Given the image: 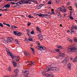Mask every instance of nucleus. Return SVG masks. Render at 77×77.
I'll list each match as a JSON object with an SVG mask.
<instances>
[{"mask_svg": "<svg viewBox=\"0 0 77 77\" xmlns=\"http://www.w3.org/2000/svg\"><path fill=\"white\" fill-rule=\"evenodd\" d=\"M26 0H21V3H25V1Z\"/></svg>", "mask_w": 77, "mask_h": 77, "instance_id": "nucleus-29", "label": "nucleus"}, {"mask_svg": "<svg viewBox=\"0 0 77 77\" xmlns=\"http://www.w3.org/2000/svg\"><path fill=\"white\" fill-rule=\"evenodd\" d=\"M24 54L26 56H30V54L28 52L25 51H23Z\"/></svg>", "mask_w": 77, "mask_h": 77, "instance_id": "nucleus-8", "label": "nucleus"}, {"mask_svg": "<svg viewBox=\"0 0 77 77\" xmlns=\"http://www.w3.org/2000/svg\"><path fill=\"white\" fill-rule=\"evenodd\" d=\"M32 2H33V3H36V1H35V0H32Z\"/></svg>", "mask_w": 77, "mask_h": 77, "instance_id": "nucleus-59", "label": "nucleus"}, {"mask_svg": "<svg viewBox=\"0 0 77 77\" xmlns=\"http://www.w3.org/2000/svg\"><path fill=\"white\" fill-rule=\"evenodd\" d=\"M77 57H75L73 59V62H77Z\"/></svg>", "mask_w": 77, "mask_h": 77, "instance_id": "nucleus-23", "label": "nucleus"}, {"mask_svg": "<svg viewBox=\"0 0 77 77\" xmlns=\"http://www.w3.org/2000/svg\"><path fill=\"white\" fill-rule=\"evenodd\" d=\"M25 3L26 4H27V3H29V1H26Z\"/></svg>", "mask_w": 77, "mask_h": 77, "instance_id": "nucleus-56", "label": "nucleus"}, {"mask_svg": "<svg viewBox=\"0 0 77 77\" xmlns=\"http://www.w3.org/2000/svg\"><path fill=\"white\" fill-rule=\"evenodd\" d=\"M16 4L17 5H22V3H21V1H20L19 2L17 3Z\"/></svg>", "mask_w": 77, "mask_h": 77, "instance_id": "nucleus-25", "label": "nucleus"}, {"mask_svg": "<svg viewBox=\"0 0 77 77\" xmlns=\"http://www.w3.org/2000/svg\"><path fill=\"white\" fill-rule=\"evenodd\" d=\"M36 48H37V49H39V46H38V47H37Z\"/></svg>", "mask_w": 77, "mask_h": 77, "instance_id": "nucleus-62", "label": "nucleus"}, {"mask_svg": "<svg viewBox=\"0 0 77 77\" xmlns=\"http://www.w3.org/2000/svg\"><path fill=\"white\" fill-rule=\"evenodd\" d=\"M36 30L37 31H38V32H39V27L38 26L36 27Z\"/></svg>", "mask_w": 77, "mask_h": 77, "instance_id": "nucleus-48", "label": "nucleus"}, {"mask_svg": "<svg viewBox=\"0 0 77 77\" xmlns=\"http://www.w3.org/2000/svg\"><path fill=\"white\" fill-rule=\"evenodd\" d=\"M74 41H75V42H76L77 41V39H74Z\"/></svg>", "mask_w": 77, "mask_h": 77, "instance_id": "nucleus-57", "label": "nucleus"}, {"mask_svg": "<svg viewBox=\"0 0 77 77\" xmlns=\"http://www.w3.org/2000/svg\"><path fill=\"white\" fill-rule=\"evenodd\" d=\"M56 47L57 48H60L61 49H63V48L61 46H59V45H57L56 46Z\"/></svg>", "mask_w": 77, "mask_h": 77, "instance_id": "nucleus-20", "label": "nucleus"}, {"mask_svg": "<svg viewBox=\"0 0 77 77\" xmlns=\"http://www.w3.org/2000/svg\"><path fill=\"white\" fill-rule=\"evenodd\" d=\"M62 10H63V9L62 8H58V10H59V11H62Z\"/></svg>", "mask_w": 77, "mask_h": 77, "instance_id": "nucleus-39", "label": "nucleus"}, {"mask_svg": "<svg viewBox=\"0 0 77 77\" xmlns=\"http://www.w3.org/2000/svg\"><path fill=\"white\" fill-rule=\"evenodd\" d=\"M31 24V23H28V26H30V25Z\"/></svg>", "mask_w": 77, "mask_h": 77, "instance_id": "nucleus-58", "label": "nucleus"}, {"mask_svg": "<svg viewBox=\"0 0 77 77\" xmlns=\"http://www.w3.org/2000/svg\"><path fill=\"white\" fill-rule=\"evenodd\" d=\"M39 17H44V15L43 14H39Z\"/></svg>", "mask_w": 77, "mask_h": 77, "instance_id": "nucleus-33", "label": "nucleus"}, {"mask_svg": "<svg viewBox=\"0 0 77 77\" xmlns=\"http://www.w3.org/2000/svg\"><path fill=\"white\" fill-rule=\"evenodd\" d=\"M73 29H75V30H77V27L75 26H73L72 27V29L70 31L71 32V34H73V32H75V31L73 30Z\"/></svg>", "mask_w": 77, "mask_h": 77, "instance_id": "nucleus-2", "label": "nucleus"}, {"mask_svg": "<svg viewBox=\"0 0 77 77\" xmlns=\"http://www.w3.org/2000/svg\"><path fill=\"white\" fill-rule=\"evenodd\" d=\"M57 58L58 59H61L62 58V57H61V56H60V54L57 56Z\"/></svg>", "mask_w": 77, "mask_h": 77, "instance_id": "nucleus-21", "label": "nucleus"}, {"mask_svg": "<svg viewBox=\"0 0 77 77\" xmlns=\"http://www.w3.org/2000/svg\"><path fill=\"white\" fill-rule=\"evenodd\" d=\"M6 26H8V27H11V25L8 24H7Z\"/></svg>", "mask_w": 77, "mask_h": 77, "instance_id": "nucleus-53", "label": "nucleus"}, {"mask_svg": "<svg viewBox=\"0 0 77 77\" xmlns=\"http://www.w3.org/2000/svg\"><path fill=\"white\" fill-rule=\"evenodd\" d=\"M28 17L29 18H33V16H32L31 15H29L28 16Z\"/></svg>", "mask_w": 77, "mask_h": 77, "instance_id": "nucleus-42", "label": "nucleus"}, {"mask_svg": "<svg viewBox=\"0 0 77 77\" xmlns=\"http://www.w3.org/2000/svg\"><path fill=\"white\" fill-rule=\"evenodd\" d=\"M51 11H52V12L51 11L50 12H49L48 13V14H51V15H52L53 14H54V12L53 11H54V9H52L51 10Z\"/></svg>", "mask_w": 77, "mask_h": 77, "instance_id": "nucleus-15", "label": "nucleus"}, {"mask_svg": "<svg viewBox=\"0 0 77 77\" xmlns=\"http://www.w3.org/2000/svg\"><path fill=\"white\" fill-rule=\"evenodd\" d=\"M39 36H40V37H42V38H44V37H43L42 35V34H41V30L39 28Z\"/></svg>", "mask_w": 77, "mask_h": 77, "instance_id": "nucleus-10", "label": "nucleus"}, {"mask_svg": "<svg viewBox=\"0 0 77 77\" xmlns=\"http://www.w3.org/2000/svg\"><path fill=\"white\" fill-rule=\"evenodd\" d=\"M12 58L13 59V60L15 62H18V61L20 60L19 57L18 56H16L15 57L13 56V57H12Z\"/></svg>", "mask_w": 77, "mask_h": 77, "instance_id": "nucleus-1", "label": "nucleus"}, {"mask_svg": "<svg viewBox=\"0 0 77 77\" xmlns=\"http://www.w3.org/2000/svg\"><path fill=\"white\" fill-rule=\"evenodd\" d=\"M72 66L71 65V63H69L68 65H67V68L69 69V70H71V66Z\"/></svg>", "mask_w": 77, "mask_h": 77, "instance_id": "nucleus-11", "label": "nucleus"}, {"mask_svg": "<svg viewBox=\"0 0 77 77\" xmlns=\"http://www.w3.org/2000/svg\"><path fill=\"white\" fill-rule=\"evenodd\" d=\"M41 44L39 43V50H43V46L40 45Z\"/></svg>", "mask_w": 77, "mask_h": 77, "instance_id": "nucleus-13", "label": "nucleus"}, {"mask_svg": "<svg viewBox=\"0 0 77 77\" xmlns=\"http://www.w3.org/2000/svg\"><path fill=\"white\" fill-rule=\"evenodd\" d=\"M11 3H12L13 5H15V3L14 2H11Z\"/></svg>", "mask_w": 77, "mask_h": 77, "instance_id": "nucleus-60", "label": "nucleus"}, {"mask_svg": "<svg viewBox=\"0 0 77 77\" xmlns=\"http://www.w3.org/2000/svg\"><path fill=\"white\" fill-rule=\"evenodd\" d=\"M34 33H35L34 31L32 30L31 32V35H33V34H34Z\"/></svg>", "mask_w": 77, "mask_h": 77, "instance_id": "nucleus-40", "label": "nucleus"}, {"mask_svg": "<svg viewBox=\"0 0 77 77\" xmlns=\"http://www.w3.org/2000/svg\"><path fill=\"white\" fill-rule=\"evenodd\" d=\"M68 51H69V52H71V48H69L67 49Z\"/></svg>", "mask_w": 77, "mask_h": 77, "instance_id": "nucleus-30", "label": "nucleus"}, {"mask_svg": "<svg viewBox=\"0 0 77 77\" xmlns=\"http://www.w3.org/2000/svg\"><path fill=\"white\" fill-rule=\"evenodd\" d=\"M51 1H49L48 2V3L49 4V5H51Z\"/></svg>", "mask_w": 77, "mask_h": 77, "instance_id": "nucleus-50", "label": "nucleus"}, {"mask_svg": "<svg viewBox=\"0 0 77 77\" xmlns=\"http://www.w3.org/2000/svg\"><path fill=\"white\" fill-rule=\"evenodd\" d=\"M3 24H4V25H6H6L7 24H6V23H3Z\"/></svg>", "mask_w": 77, "mask_h": 77, "instance_id": "nucleus-61", "label": "nucleus"}, {"mask_svg": "<svg viewBox=\"0 0 77 77\" xmlns=\"http://www.w3.org/2000/svg\"><path fill=\"white\" fill-rule=\"evenodd\" d=\"M63 11H64V12H66V9H65V8H63Z\"/></svg>", "mask_w": 77, "mask_h": 77, "instance_id": "nucleus-44", "label": "nucleus"}, {"mask_svg": "<svg viewBox=\"0 0 77 77\" xmlns=\"http://www.w3.org/2000/svg\"><path fill=\"white\" fill-rule=\"evenodd\" d=\"M11 27H12V28H15V29H17V28H18L17 26H11Z\"/></svg>", "mask_w": 77, "mask_h": 77, "instance_id": "nucleus-28", "label": "nucleus"}, {"mask_svg": "<svg viewBox=\"0 0 77 77\" xmlns=\"http://www.w3.org/2000/svg\"><path fill=\"white\" fill-rule=\"evenodd\" d=\"M56 2V3H57V4H59L60 3V0H55Z\"/></svg>", "mask_w": 77, "mask_h": 77, "instance_id": "nucleus-26", "label": "nucleus"}, {"mask_svg": "<svg viewBox=\"0 0 77 77\" xmlns=\"http://www.w3.org/2000/svg\"><path fill=\"white\" fill-rule=\"evenodd\" d=\"M45 72H46L44 71L43 72H42V73L43 75H44V76H46V77H50V76H51V75L50 74H47L45 73Z\"/></svg>", "mask_w": 77, "mask_h": 77, "instance_id": "nucleus-3", "label": "nucleus"}, {"mask_svg": "<svg viewBox=\"0 0 77 77\" xmlns=\"http://www.w3.org/2000/svg\"><path fill=\"white\" fill-rule=\"evenodd\" d=\"M71 48V52H74V51H77V49L73 45H72V47Z\"/></svg>", "mask_w": 77, "mask_h": 77, "instance_id": "nucleus-4", "label": "nucleus"}, {"mask_svg": "<svg viewBox=\"0 0 77 77\" xmlns=\"http://www.w3.org/2000/svg\"><path fill=\"white\" fill-rule=\"evenodd\" d=\"M59 71V69L56 67H51L50 71Z\"/></svg>", "mask_w": 77, "mask_h": 77, "instance_id": "nucleus-7", "label": "nucleus"}, {"mask_svg": "<svg viewBox=\"0 0 77 77\" xmlns=\"http://www.w3.org/2000/svg\"><path fill=\"white\" fill-rule=\"evenodd\" d=\"M31 64L34 65H35V62L33 61H33H31Z\"/></svg>", "mask_w": 77, "mask_h": 77, "instance_id": "nucleus-45", "label": "nucleus"}, {"mask_svg": "<svg viewBox=\"0 0 77 77\" xmlns=\"http://www.w3.org/2000/svg\"><path fill=\"white\" fill-rule=\"evenodd\" d=\"M68 41H69V42H72V39H70V38H68V39H67Z\"/></svg>", "mask_w": 77, "mask_h": 77, "instance_id": "nucleus-31", "label": "nucleus"}, {"mask_svg": "<svg viewBox=\"0 0 77 77\" xmlns=\"http://www.w3.org/2000/svg\"><path fill=\"white\" fill-rule=\"evenodd\" d=\"M15 41L17 42V44H19V43H18V40H17V39H16Z\"/></svg>", "mask_w": 77, "mask_h": 77, "instance_id": "nucleus-49", "label": "nucleus"}, {"mask_svg": "<svg viewBox=\"0 0 77 77\" xmlns=\"http://www.w3.org/2000/svg\"><path fill=\"white\" fill-rule=\"evenodd\" d=\"M8 70L9 71H11V67H8Z\"/></svg>", "mask_w": 77, "mask_h": 77, "instance_id": "nucleus-36", "label": "nucleus"}, {"mask_svg": "<svg viewBox=\"0 0 77 77\" xmlns=\"http://www.w3.org/2000/svg\"><path fill=\"white\" fill-rule=\"evenodd\" d=\"M28 40L29 41H33V39L32 38H28Z\"/></svg>", "mask_w": 77, "mask_h": 77, "instance_id": "nucleus-38", "label": "nucleus"}, {"mask_svg": "<svg viewBox=\"0 0 77 77\" xmlns=\"http://www.w3.org/2000/svg\"><path fill=\"white\" fill-rule=\"evenodd\" d=\"M19 71V70L18 69H15L14 71V72L15 73H18V72Z\"/></svg>", "mask_w": 77, "mask_h": 77, "instance_id": "nucleus-24", "label": "nucleus"}, {"mask_svg": "<svg viewBox=\"0 0 77 77\" xmlns=\"http://www.w3.org/2000/svg\"><path fill=\"white\" fill-rule=\"evenodd\" d=\"M45 52H46V51H42V50H41L39 51L40 53H45Z\"/></svg>", "mask_w": 77, "mask_h": 77, "instance_id": "nucleus-34", "label": "nucleus"}, {"mask_svg": "<svg viewBox=\"0 0 77 77\" xmlns=\"http://www.w3.org/2000/svg\"><path fill=\"white\" fill-rule=\"evenodd\" d=\"M43 6H44V5H43V4H40L39 6V9H41V7H42Z\"/></svg>", "mask_w": 77, "mask_h": 77, "instance_id": "nucleus-27", "label": "nucleus"}, {"mask_svg": "<svg viewBox=\"0 0 77 77\" xmlns=\"http://www.w3.org/2000/svg\"><path fill=\"white\" fill-rule=\"evenodd\" d=\"M50 68H51V66H48L46 69H44V71L45 72H48L49 71H50Z\"/></svg>", "mask_w": 77, "mask_h": 77, "instance_id": "nucleus-6", "label": "nucleus"}, {"mask_svg": "<svg viewBox=\"0 0 77 77\" xmlns=\"http://www.w3.org/2000/svg\"><path fill=\"white\" fill-rule=\"evenodd\" d=\"M43 50H47V48H46L45 47H44V46H43Z\"/></svg>", "mask_w": 77, "mask_h": 77, "instance_id": "nucleus-37", "label": "nucleus"}, {"mask_svg": "<svg viewBox=\"0 0 77 77\" xmlns=\"http://www.w3.org/2000/svg\"><path fill=\"white\" fill-rule=\"evenodd\" d=\"M0 26L2 27H3V24H2V23H0Z\"/></svg>", "mask_w": 77, "mask_h": 77, "instance_id": "nucleus-46", "label": "nucleus"}, {"mask_svg": "<svg viewBox=\"0 0 77 77\" xmlns=\"http://www.w3.org/2000/svg\"><path fill=\"white\" fill-rule=\"evenodd\" d=\"M6 50L8 52H9V49H8V48H6Z\"/></svg>", "mask_w": 77, "mask_h": 77, "instance_id": "nucleus-47", "label": "nucleus"}, {"mask_svg": "<svg viewBox=\"0 0 77 77\" xmlns=\"http://www.w3.org/2000/svg\"><path fill=\"white\" fill-rule=\"evenodd\" d=\"M29 72H28L27 71H25V72H24V76H25V77H29L28 76V75H29Z\"/></svg>", "mask_w": 77, "mask_h": 77, "instance_id": "nucleus-12", "label": "nucleus"}, {"mask_svg": "<svg viewBox=\"0 0 77 77\" xmlns=\"http://www.w3.org/2000/svg\"><path fill=\"white\" fill-rule=\"evenodd\" d=\"M4 11H8V10H7L6 9H5Z\"/></svg>", "mask_w": 77, "mask_h": 77, "instance_id": "nucleus-63", "label": "nucleus"}, {"mask_svg": "<svg viewBox=\"0 0 77 77\" xmlns=\"http://www.w3.org/2000/svg\"><path fill=\"white\" fill-rule=\"evenodd\" d=\"M10 6L11 5H10L9 4H6V5H5L4 6V7H5V8H9Z\"/></svg>", "mask_w": 77, "mask_h": 77, "instance_id": "nucleus-14", "label": "nucleus"}, {"mask_svg": "<svg viewBox=\"0 0 77 77\" xmlns=\"http://www.w3.org/2000/svg\"><path fill=\"white\" fill-rule=\"evenodd\" d=\"M3 42L4 43H6V40H5L4 41H3Z\"/></svg>", "mask_w": 77, "mask_h": 77, "instance_id": "nucleus-55", "label": "nucleus"}, {"mask_svg": "<svg viewBox=\"0 0 77 77\" xmlns=\"http://www.w3.org/2000/svg\"><path fill=\"white\" fill-rule=\"evenodd\" d=\"M13 33L14 35H17V31H14L13 32Z\"/></svg>", "mask_w": 77, "mask_h": 77, "instance_id": "nucleus-43", "label": "nucleus"}, {"mask_svg": "<svg viewBox=\"0 0 77 77\" xmlns=\"http://www.w3.org/2000/svg\"><path fill=\"white\" fill-rule=\"evenodd\" d=\"M67 5H70V3H69V2H68V3H67Z\"/></svg>", "mask_w": 77, "mask_h": 77, "instance_id": "nucleus-64", "label": "nucleus"}, {"mask_svg": "<svg viewBox=\"0 0 77 77\" xmlns=\"http://www.w3.org/2000/svg\"><path fill=\"white\" fill-rule=\"evenodd\" d=\"M34 15H35V16H39V14H38V12H37L35 13Z\"/></svg>", "mask_w": 77, "mask_h": 77, "instance_id": "nucleus-32", "label": "nucleus"}, {"mask_svg": "<svg viewBox=\"0 0 77 77\" xmlns=\"http://www.w3.org/2000/svg\"><path fill=\"white\" fill-rule=\"evenodd\" d=\"M31 48V50L32 51L33 54H34V55H35V50H34V49L32 48Z\"/></svg>", "mask_w": 77, "mask_h": 77, "instance_id": "nucleus-18", "label": "nucleus"}, {"mask_svg": "<svg viewBox=\"0 0 77 77\" xmlns=\"http://www.w3.org/2000/svg\"><path fill=\"white\" fill-rule=\"evenodd\" d=\"M70 19H72V20H73L74 19V18H73V17H72L71 16L70 17Z\"/></svg>", "mask_w": 77, "mask_h": 77, "instance_id": "nucleus-51", "label": "nucleus"}, {"mask_svg": "<svg viewBox=\"0 0 77 77\" xmlns=\"http://www.w3.org/2000/svg\"><path fill=\"white\" fill-rule=\"evenodd\" d=\"M44 17H45V18H48L47 17H48V14H45L44 15Z\"/></svg>", "mask_w": 77, "mask_h": 77, "instance_id": "nucleus-35", "label": "nucleus"}, {"mask_svg": "<svg viewBox=\"0 0 77 77\" xmlns=\"http://www.w3.org/2000/svg\"><path fill=\"white\" fill-rule=\"evenodd\" d=\"M12 63L14 67H15V66H17V63H16L14 61L12 62Z\"/></svg>", "mask_w": 77, "mask_h": 77, "instance_id": "nucleus-22", "label": "nucleus"}, {"mask_svg": "<svg viewBox=\"0 0 77 77\" xmlns=\"http://www.w3.org/2000/svg\"><path fill=\"white\" fill-rule=\"evenodd\" d=\"M60 55L61 56V57L62 58V57H63L65 56V54L62 53H61L60 52Z\"/></svg>", "mask_w": 77, "mask_h": 77, "instance_id": "nucleus-16", "label": "nucleus"}, {"mask_svg": "<svg viewBox=\"0 0 77 77\" xmlns=\"http://www.w3.org/2000/svg\"><path fill=\"white\" fill-rule=\"evenodd\" d=\"M7 42H12V41H13V38H12L11 37H9L7 40Z\"/></svg>", "mask_w": 77, "mask_h": 77, "instance_id": "nucleus-9", "label": "nucleus"}, {"mask_svg": "<svg viewBox=\"0 0 77 77\" xmlns=\"http://www.w3.org/2000/svg\"><path fill=\"white\" fill-rule=\"evenodd\" d=\"M57 14L58 15H60V12H57Z\"/></svg>", "mask_w": 77, "mask_h": 77, "instance_id": "nucleus-52", "label": "nucleus"}, {"mask_svg": "<svg viewBox=\"0 0 77 77\" xmlns=\"http://www.w3.org/2000/svg\"><path fill=\"white\" fill-rule=\"evenodd\" d=\"M27 32H28V33H30V30H29V29H27Z\"/></svg>", "mask_w": 77, "mask_h": 77, "instance_id": "nucleus-54", "label": "nucleus"}, {"mask_svg": "<svg viewBox=\"0 0 77 77\" xmlns=\"http://www.w3.org/2000/svg\"><path fill=\"white\" fill-rule=\"evenodd\" d=\"M69 61V57H66L64 59L63 62H65L66 64H67Z\"/></svg>", "mask_w": 77, "mask_h": 77, "instance_id": "nucleus-5", "label": "nucleus"}, {"mask_svg": "<svg viewBox=\"0 0 77 77\" xmlns=\"http://www.w3.org/2000/svg\"><path fill=\"white\" fill-rule=\"evenodd\" d=\"M8 55H10V56H11V57H13V54H12L11 53L10 51L8 52Z\"/></svg>", "mask_w": 77, "mask_h": 77, "instance_id": "nucleus-17", "label": "nucleus"}, {"mask_svg": "<svg viewBox=\"0 0 77 77\" xmlns=\"http://www.w3.org/2000/svg\"><path fill=\"white\" fill-rule=\"evenodd\" d=\"M55 51L57 52H58L60 54V49H56Z\"/></svg>", "mask_w": 77, "mask_h": 77, "instance_id": "nucleus-19", "label": "nucleus"}, {"mask_svg": "<svg viewBox=\"0 0 77 77\" xmlns=\"http://www.w3.org/2000/svg\"><path fill=\"white\" fill-rule=\"evenodd\" d=\"M21 34H22V33H21L20 32H19L17 33V35H18V36H20L21 35Z\"/></svg>", "mask_w": 77, "mask_h": 77, "instance_id": "nucleus-41", "label": "nucleus"}]
</instances>
